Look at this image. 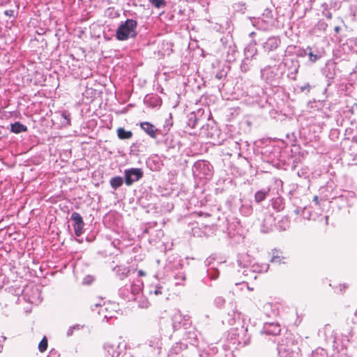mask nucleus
I'll return each instance as SVG.
<instances>
[{
    "label": "nucleus",
    "mask_w": 357,
    "mask_h": 357,
    "mask_svg": "<svg viewBox=\"0 0 357 357\" xmlns=\"http://www.w3.org/2000/svg\"><path fill=\"white\" fill-rule=\"evenodd\" d=\"M137 22L132 19H128L121 23L116 29V38L118 40L123 41L137 36Z\"/></svg>",
    "instance_id": "obj_1"
},
{
    "label": "nucleus",
    "mask_w": 357,
    "mask_h": 357,
    "mask_svg": "<svg viewBox=\"0 0 357 357\" xmlns=\"http://www.w3.org/2000/svg\"><path fill=\"white\" fill-rule=\"evenodd\" d=\"M193 173L197 176H211L212 175L211 166L205 160H198L195 162L192 167Z\"/></svg>",
    "instance_id": "obj_2"
},
{
    "label": "nucleus",
    "mask_w": 357,
    "mask_h": 357,
    "mask_svg": "<svg viewBox=\"0 0 357 357\" xmlns=\"http://www.w3.org/2000/svg\"><path fill=\"white\" fill-rule=\"evenodd\" d=\"M124 174L125 183L128 186L139 181L143 176V172L138 168L126 169Z\"/></svg>",
    "instance_id": "obj_3"
},
{
    "label": "nucleus",
    "mask_w": 357,
    "mask_h": 357,
    "mask_svg": "<svg viewBox=\"0 0 357 357\" xmlns=\"http://www.w3.org/2000/svg\"><path fill=\"white\" fill-rule=\"evenodd\" d=\"M298 349L292 344H279L278 347V352L280 357H298V352L294 348Z\"/></svg>",
    "instance_id": "obj_4"
},
{
    "label": "nucleus",
    "mask_w": 357,
    "mask_h": 357,
    "mask_svg": "<svg viewBox=\"0 0 357 357\" xmlns=\"http://www.w3.org/2000/svg\"><path fill=\"white\" fill-rule=\"evenodd\" d=\"M281 44V40L278 36H271L263 44L265 52H272L277 50Z\"/></svg>",
    "instance_id": "obj_5"
},
{
    "label": "nucleus",
    "mask_w": 357,
    "mask_h": 357,
    "mask_svg": "<svg viewBox=\"0 0 357 357\" xmlns=\"http://www.w3.org/2000/svg\"><path fill=\"white\" fill-rule=\"evenodd\" d=\"M119 346L116 344L107 342L104 344L105 357H118L120 354Z\"/></svg>",
    "instance_id": "obj_6"
},
{
    "label": "nucleus",
    "mask_w": 357,
    "mask_h": 357,
    "mask_svg": "<svg viewBox=\"0 0 357 357\" xmlns=\"http://www.w3.org/2000/svg\"><path fill=\"white\" fill-rule=\"evenodd\" d=\"M141 128L151 138L155 139L158 137V130L149 122H142L140 123Z\"/></svg>",
    "instance_id": "obj_7"
},
{
    "label": "nucleus",
    "mask_w": 357,
    "mask_h": 357,
    "mask_svg": "<svg viewBox=\"0 0 357 357\" xmlns=\"http://www.w3.org/2000/svg\"><path fill=\"white\" fill-rule=\"evenodd\" d=\"M144 286L143 281L139 278L134 280L130 287L132 298H128V300L134 299V296L140 293Z\"/></svg>",
    "instance_id": "obj_8"
},
{
    "label": "nucleus",
    "mask_w": 357,
    "mask_h": 357,
    "mask_svg": "<svg viewBox=\"0 0 357 357\" xmlns=\"http://www.w3.org/2000/svg\"><path fill=\"white\" fill-rule=\"evenodd\" d=\"M281 331L280 326L278 324L269 323L264 326V332L267 335H277Z\"/></svg>",
    "instance_id": "obj_9"
},
{
    "label": "nucleus",
    "mask_w": 357,
    "mask_h": 357,
    "mask_svg": "<svg viewBox=\"0 0 357 357\" xmlns=\"http://www.w3.org/2000/svg\"><path fill=\"white\" fill-rule=\"evenodd\" d=\"M27 130V127L20 122H15L14 123H10V131L12 132L19 134L22 132H26Z\"/></svg>",
    "instance_id": "obj_10"
},
{
    "label": "nucleus",
    "mask_w": 357,
    "mask_h": 357,
    "mask_svg": "<svg viewBox=\"0 0 357 357\" xmlns=\"http://www.w3.org/2000/svg\"><path fill=\"white\" fill-rule=\"evenodd\" d=\"M261 76L266 82H270L273 77V73L271 66H266L261 70Z\"/></svg>",
    "instance_id": "obj_11"
},
{
    "label": "nucleus",
    "mask_w": 357,
    "mask_h": 357,
    "mask_svg": "<svg viewBox=\"0 0 357 357\" xmlns=\"http://www.w3.org/2000/svg\"><path fill=\"white\" fill-rule=\"evenodd\" d=\"M270 189L261 190L257 191L255 195V200L257 203H260L264 201L266 196L268 195Z\"/></svg>",
    "instance_id": "obj_12"
},
{
    "label": "nucleus",
    "mask_w": 357,
    "mask_h": 357,
    "mask_svg": "<svg viewBox=\"0 0 357 357\" xmlns=\"http://www.w3.org/2000/svg\"><path fill=\"white\" fill-rule=\"evenodd\" d=\"M117 135L121 139H128L132 137V132L130 130H126L123 128H119L117 129Z\"/></svg>",
    "instance_id": "obj_13"
},
{
    "label": "nucleus",
    "mask_w": 357,
    "mask_h": 357,
    "mask_svg": "<svg viewBox=\"0 0 357 357\" xmlns=\"http://www.w3.org/2000/svg\"><path fill=\"white\" fill-rule=\"evenodd\" d=\"M123 183V178L121 176H115L110 179V185L114 190L121 186Z\"/></svg>",
    "instance_id": "obj_14"
},
{
    "label": "nucleus",
    "mask_w": 357,
    "mask_h": 357,
    "mask_svg": "<svg viewBox=\"0 0 357 357\" xmlns=\"http://www.w3.org/2000/svg\"><path fill=\"white\" fill-rule=\"evenodd\" d=\"M285 258L284 257H281L279 255V252L278 251H276V252H273V256H272V258H271V262L272 263H275V264H282V263H284V261H283Z\"/></svg>",
    "instance_id": "obj_15"
},
{
    "label": "nucleus",
    "mask_w": 357,
    "mask_h": 357,
    "mask_svg": "<svg viewBox=\"0 0 357 357\" xmlns=\"http://www.w3.org/2000/svg\"><path fill=\"white\" fill-rule=\"evenodd\" d=\"M305 54L309 56V59L312 62H315L317 61L319 58H321V55L314 54L311 51V48L310 47H307V50H305Z\"/></svg>",
    "instance_id": "obj_16"
},
{
    "label": "nucleus",
    "mask_w": 357,
    "mask_h": 357,
    "mask_svg": "<svg viewBox=\"0 0 357 357\" xmlns=\"http://www.w3.org/2000/svg\"><path fill=\"white\" fill-rule=\"evenodd\" d=\"M71 220L74 222L73 225H78L84 222L81 215L77 212H73L71 215Z\"/></svg>",
    "instance_id": "obj_17"
},
{
    "label": "nucleus",
    "mask_w": 357,
    "mask_h": 357,
    "mask_svg": "<svg viewBox=\"0 0 357 357\" xmlns=\"http://www.w3.org/2000/svg\"><path fill=\"white\" fill-rule=\"evenodd\" d=\"M84 223H79L78 225H73L74 230H75V234L77 236H80L83 231H84Z\"/></svg>",
    "instance_id": "obj_18"
},
{
    "label": "nucleus",
    "mask_w": 357,
    "mask_h": 357,
    "mask_svg": "<svg viewBox=\"0 0 357 357\" xmlns=\"http://www.w3.org/2000/svg\"><path fill=\"white\" fill-rule=\"evenodd\" d=\"M84 325H81V324H75L72 326H70L68 330L67 331V336L69 337V336H71L73 335V333H74V331H79V330H81L84 328Z\"/></svg>",
    "instance_id": "obj_19"
},
{
    "label": "nucleus",
    "mask_w": 357,
    "mask_h": 357,
    "mask_svg": "<svg viewBox=\"0 0 357 357\" xmlns=\"http://www.w3.org/2000/svg\"><path fill=\"white\" fill-rule=\"evenodd\" d=\"M149 1L156 8H164L166 6L165 0H149Z\"/></svg>",
    "instance_id": "obj_20"
},
{
    "label": "nucleus",
    "mask_w": 357,
    "mask_h": 357,
    "mask_svg": "<svg viewBox=\"0 0 357 357\" xmlns=\"http://www.w3.org/2000/svg\"><path fill=\"white\" fill-rule=\"evenodd\" d=\"M181 319H182V315L179 312H176L174 315L172 320H173V326L174 328L178 327L180 326Z\"/></svg>",
    "instance_id": "obj_21"
},
{
    "label": "nucleus",
    "mask_w": 357,
    "mask_h": 357,
    "mask_svg": "<svg viewBox=\"0 0 357 357\" xmlns=\"http://www.w3.org/2000/svg\"><path fill=\"white\" fill-rule=\"evenodd\" d=\"M207 273H208V276L211 280H215L219 276V271L216 268H209L208 270Z\"/></svg>",
    "instance_id": "obj_22"
},
{
    "label": "nucleus",
    "mask_w": 357,
    "mask_h": 357,
    "mask_svg": "<svg viewBox=\"0 0 357 357\" xmlns=\"http://www.w3.org/2000/svg\"><path fill=\"white\" fill-rule=\"evenodd\" d=\"M311 357H327L326 352L323 349H317L312 353Z\"/></svg>",
    "instance_id": "obj_23"
},
{
    "label": "nucleus",
    "mask_w": 357,
    "mask_h": 357,
    "mask_svg": "<svg viewBox=\"0 0 357 357\" xmlns=\"http://www.w3.org/2000/svg\"><path fill=\"white\" fill-rule=\"evenodd\" d=\"M47 348V340L44 337L38 344V349L40 352H44Z\"/></svg>",
    "instance_id": "obj_24"
},
{
    "label": "nucleus",
    "mask_w": 357,
    "mask_h": 357,
    "mask_svg": "<svg viewBox=\"0 0 357 357\" xmlns=\"http://www.w3.org/2000/svg\"><path fill=\"white\" fill-rule=\"evenodd\" d=\"M215 304L219 307H221L225 303V300L222 296H218L215 298Z\"/></svg>",
    "instance_id": "obj_25"
},
{
    "label": "nucleus",
    "mask_w": 357,
    "mask_h": 357,
    "mask_svg": "<svg viewBox=\"0 0 357 357\" xmlns=\"http://www.w3.org/2000/svg\"><path fill=\"white\" fill-rule=\"evenodd\" d=\"M153 293L156 296L161 295L162 294V287L160 286L155 287L153 290H152V289L150 290V294H153Z\"/></svg>",
    "instance_id": "obj_26"
},
{
    "label": "nucleus",
    "mask_w": 357,
    "mask_h": 357,
    "mask_svg": "<svg viewBox=\"0 0 357 357\" xmlns=\"http://www.w3.org/2000/svg\"><path fill=\"white\" fill-rule=\"evenodd\" d=\"M189 335H190L189 338L191 339V341L190 342V344H194L195 343H196L197 337H196L195 333L194 331L189 332Z\"/></svg>",
    "instance_id": "obj_27"
},
{
    "label": "nucleus",
    "mask_w": 357,
    "mask_h": 357,
    "mask_svg": "<svg viewBox=\"0 0 357 357\" xmlns=\"http://www.w3.org/2000/svg\"><path fill=\"white\" fill-rule=\"evenodd\" d=\"M62 117L66 120V123L68 124L70 123V114L68 112H63L61 114Z\"/></svg>",
    "instance_id": "obj_28"
},
{
    "label": "nucleus",
    "mask_w": 357,
    "mask_h": 357,
    "mask_svg": "<svg viewBox=\"0 0 357 357\" xmlns=\"http://www.w3.org/2000/svg\"><path fill=\"white\" fill-rule=\"evenodd\" d=\"M175 278L177 280L185 281V275L183 273H178V274H176L175 275Z\"/></svg>",
    "instance_id": "obj_29"
},
{
    "label": "nucleus",
    "mask_w": 357,
    "mask_h": 357,
    "mask_svg": "<svg viewBox=\"0 0 357 357\" xmlns=\"http://www.w3.org/2000/svg\"><path fill=\"white\" fill-rule=\"evenodd\" d=\"M310 85L309 84H305V85L301 86V91L302 92H310Z\"/></svg>",
    "instance_id": "obj_30"
},
{
    "label": "nucleus",
    "mask_w": 357,
    "mask_h": 357,
    "mask_svg": "<svg viewBox=\"0 0 357 357\" xmlns=\"http://www.w3.org/2000/svg\"><path fill=\"white\" fill-rule=\"evenodd\" d=\"M225 76L223 72H218L216 73L215 75V78H217L218 79H221L223 77Z\"/></svg>",
    "instance_id": "obj_31"
},
{
    "label": "nucleus",
    "mask_w": 357,
    "mask_h": 357,
    "mask_svg": "<svg viewBox=\"0 0 357 357\" xmlns=\"http://www.w3.org/2000/svg\"><path fill=\"white\" fill-rule=\"evenodd\" d=\"M313 202L316 204H319V197L318 196H314L313 197Z\"/></svg>",
    "instance_id": "obj_32"
},
{
    "label": "nucleus",
    "mask_w": 357,
    "mask_h": 357,
    "mask_svg": "<svg viewBox=\"0 0 357 357\" xmlns=\"http://www.w3.org/2000/svg\"><path fill=\"white\" fill-rule=\"evenodd\" d=\"M138 275L139 276H144L145 275V273L142 270H139L138 271Z\"/></svg>",
    "instance_id": "obj_33"
},
{
    "label": "nucleus",
    "mask_w": 357,
    "mask_h": 357,
    "mask_svg": "<svg viewBox=\"0 0 357 357\" xmlns=\"http://www.w3.org/2000/svg\"><path fill=\"white\" fill-rule=\"evenodd\" d=\"M326 17L328 19H331L332 18V14L329 12H328L327 13L325 14Z\"/></svg>",
    "instance_id": "obj_34"
},
{
    "label": "nucleus",
    "mask_w": 357,
    "mask_h": 357,
    "mask_svg": "<svg viewBox=\"0 0 357 357\" xmlns=\"http://www.w3.org/2000/svg\"><path fill=\"white\" fill-rule=\"evenodd\" d=\"M268 265L266 264L264 266V269H261L259 271H266L268 270Z\"/></svg>",
    "instance_id": "obj_35"
},
{
    "label": "nucleus",
    "mask_w": 357,
    "mask_h": 357,
    "mask_svg": "<svg viewBox=\"0 0 357 357\" xmlns=\"http://www.w3.org/2000/svg\"><path fill=\"white\" fill-rule=\"evenodd\" d=\"M176 285H183V283L181 282H180V281H178V282H176Z\"/></svg>",
    "instance_id": "obj_36"
},
{
    "label": "nucleus",
    "mask_w": 357,
    "mask_h": 357,
    "mask_svg": "<svg viewBox=\"0 0 357 357\" xmlns=\"http://www.w3.org/2000/svg\"><path fill=\"white\" fill-rule=\"evenodd\" d=\"M339 30H340V27H339V26H336V27L335 28V32H338V31H339Z\"/></svg>",
    "instance_id": "obj_37"
},
{
    "label": "nucleus",
    "mask_w": 357,
    "mask_h": 357,
    "mask_svg": "<svg viewBox=\"0 0 357 357\" xmlns=\"http://www.w3.org/2000/svg\"><path fill=\"white\" fill-rule=\"evenodd\" d=\"M177 349H178V346H176V347L173 349V350H176Z\"/></svg>",
    "instance_id": "obj_38"
},
{
    "label": "nucleus",
    "mask_w": 357,
    "mask_h": 357,
    "mask_svg": "<svg viewBox=\"0 0 357 357\" xmlns=\"http://www.w3.org/2000/svg\"><path fill=\"white\" fill-rule=\"evenodd\" d=\"M355 316L357 317V310L355 312Z\"/></svg>",
    "instance_id": "obj_39"
},
{
    "label": "nucleus",
    "mask_w": 357,
    "mask_h": 357,
    "mask_svg": "<svg viewBox=\"0 0 357 357\" xmlns=\"http://www.w3.org/2000/svg\"><path fill=\"white\" fill-rule=\"evenodd\" d=\"M123 277H125V275L123 274L122 277H121V279H123Z\"/></svg>",
    "instance_id": "obj_40"
}]
</instances>
